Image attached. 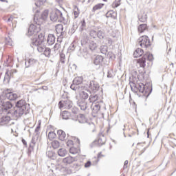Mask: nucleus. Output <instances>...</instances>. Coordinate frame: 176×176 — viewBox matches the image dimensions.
I'll use <instances>...</instances> for the list:
<instances>
[{"label":"nucleus","instance_id":"f257e3e1","mask_svg":"<svg viewBox=\"0 0 176 176\" xmlns=\"http://www.w3.org/2000/svg\"><path fill=\"white\" fill-rule=\"evenodd\" d=\"M49 16V12L47 10H45L41 16H38V14H35L34 21L36 25L31 24L29 27L28 35L31 36L32 35H37L38 38H34V39H38L40 34L45 32V31L41 30V24H43L44 21L47 19Z\"/></svg>","mask_w":176,"mask_h":176},{"label":"nucleus","instance_id":"f03ea898","mask_svg":"<svg viewBox=\"0 0 176 176\" xmlns=\"http://www.w3.org/2000/svg\"><path fill=\"white\" fill-rule=\"evenodd\" d=\"M32 45L37 47L39 53H43L45 57H50L52 50L45 46V32H42L38 34V38L32 39Z\"/></svg>","mask_w":176,"mask_h":176},{"label":"nucleus","instance_id":"7ed1b4c3","mask_svg":"<svg viewBox=\"0 0 176 176\" xmlns=\"http://www.w3.org/2000/svg\"><path fill=\"white\" fill-rule=\"evenodd\" d=\"M30 111V104L27 103L25 100H21L16 103V107L14 111L11 113L14 118H21L23 115H27Z\"/></svg>","mask_w":176,"mask_h":176},{"label":"nucleus","instance_id":"20e7f679","mask_svg":"<svg viewBox=\"0 0 176 176\" xmlns=\"http://www.w3.org/2000/svg\"><path fill=\"white\" fill-rule=\"evenodd\" d=\"M50 17L51 21H53L54 23H56V21H58V23H63V21L64 23H67V21H65V18L63 16V12L59 10H54L50 13Z\"/></svg>","mask_w":176,"mask_h":176},{"label":"nucleus","instance_id":"39448f33","mask_svg":"<svg viewBox=\"0 0 176 176\" xmlns=\"http://www.w3.org/2000/svg\"><path fill=\"white\" fill-rule=\"evenodd\" d=\"M0 105H1L2 109L5 113L12 115L13 112V104L9 101L2 100V96L0 97Z\"/></svg>","mask_w":176,"mask_h":176},{"label":"nucleus","instance_id":"423d86ee","mask_svg":"<svg viewBox=\"0 0 176 176\" xmlns=\"http://www.w3.org/2000/svg\"><path fill=\"white\" fill-rule=\"evenodd\" d=\"M146 60L148 61H153V55L152 54H145L142 58L138 60V64L140 67L144 68L146 65Z\"/></svg>","mask_w":176,"mask_h":176},{"label":"nucleus","instance_id":"0eeeda50","mask_svg":"<svg viewBox=\"0 0 176 176\" xmlns=\"http://www.w3.org/2000/svg\"><path fill=\"white\" fill-rule=\"evenodd\" d=\"M129 85L133 93H144V91H145V85H144L142 82L135 84L133 82H131Z\"/></svg>","mask_w":176,"mask_h":176},{"label":"nucleus","instance_id":"6e6552de","mask_svg":"<svg viewBox=\"0 0 176 176\" xmlns=\"http://www.w3.org/2000/svg\"><path fill=\"white\" fill-rule=\"evenodd\" d=\"M138 45L143 49H146L151 46V41L147 36H142L138 40Z\"/></svg>","mask_w":176,"mask_h":176},{"label":"nucleus","instance_id":"1a4fd4ad","mask_svg":"<svg viewBox=\"0 0 176 176\" xmlns=\"http://www.w3.org/2000/svg\"><path fill=\"white\" fill-rule=\"evenodd\" d=\"M74 104L72 101L66 99L65 100H60L58 102V108L59 109H71L72 108Z\"/></svg>","mask_w":176,"mask_h":176},{"label":"nucleus","instance_id":"9d476101","mask_svg":"<svg viewBox=\"0 0 176 176\" xmlns=\"http://www.w3.org/2000/svg\"><path fill=\"white\" fill-rule=\"evenodd\" d=\"M77 105L81 111H86L87 109V102L85 99H80L77 101Z\"/></svg>","mask_w":176,"mask_h":176},{"label":"nucleus","instance_id":"9b49d317","mask_svg":"<svg viewBox=\"0 0 176 176\" xmlns=\"http://www.w3.org/2000/svg\"><path fill=\"white\" fill-rule=\"evenodd\" d=\"M17 94L14 92H9V91H7L6 93V98L10 100V101H14V100H17Z\"/></svg>","mask_w":176,"mask_h":176},{"label":"nucleus","instance_id":"f8f14e48","mask_svg":"<svg viewBox=\"0 0 176 176\" xmlns=\"http://www.w3.org/2000/svg\"><path fill=\"white\" fill-rule=\"evenodd\" d=\"M38 135H34L32 137L31 143L30 144L29 152H32V151H34V148H35V145L38 141Z\"/></svg>","mask_w":176,"mask_h":176},{"label":"nucleus","instance_id":"ddd939ff","mask_svg":"<svg viewBox=\"0 0 176 176\" xmlns=\"http://www.w3.org/2000/svg\"><path fill=\"white\" fill-rule=\"evenodd\" d=\"M89 89L92 90L94 93H96L98 91V89H100V85L96 82L91 81L89 84Z\"/></svg>","mask_w":176,"mask_h":176},{"label":"nucleus","instance_id":"4468645a","mask_svg":"<svg viewBox=\"0 0 176 176\" xmlns=\"http://www.w3.org/2000/svg\"><path fill=\"white\" fill-rule=\"evenodd\" d=\"M74 162H75V157L71 156L66 157L63 160L64 164H72Z\"/></svg>","mask_w":176,"mask_h":176},{"label":"nucleus","instance_id":"2eb2a0df","mask_svg":"<svg viewBox=\"0 0 176 176\" xmlns=\"http://www.w3.org/2000/svg\"><path fill=\"white\" fill-rule=\"evenodd\" d=\"M138 19L139 21H141V23H145L148 19V15H146L144 11H142L141 13L138 15Z\"/></svg>","mask_w":176,"mask_h":176},{"label":"nucleus","instance_id":"dca6fc26","mask_svg":"<svg viewBox=\"0 0 176 176\" xmlns=\"http://www.w3.org/2000/svg\"><path fill=\"white\" fill-rule=\"evenodd\" d=\"M10 120H12V118H10V116H3L0 119V123L1 124H8V123L10 122Z\"/></svg>","mask_w":176,"mask_h":176},{"label":"nucleus","instance_id":"f3484780","mask_svg":"<svg viewBox=\"0 0 176 176\" xmlns=\"http://www.w3.org/2000/svg\"><path fill=\"white\" fill-rule=\"evenodd\" d=\"M57 134L60 141H65V138L67 137L65 132H64L63 130H58Z\"/></svg>","mask_w":176,"mask_h":176},{"label":"nucleus","instance_id":"a211bd4d","mask_svg":"<svg viewBox=\"0 0 176 176\" xmlns=\"http://www.w3.org/2000/svg\"><path fill=\"white\" fill-rule=\"evenodd\" d=\"M102 61H104V58L102 57V56L98 55L96 56L94 63L95 65H100V64H101Z\"/></svg>","mask_w":176,"mask_h":176},{"label":"nucleus","instance_id":"6ab92c4d","mask_svg":"<svg viewBox=\"0 0 176 176\" xmlns=\"http://www.w3.org/2000/svg\"><path fill=\"white\" fill-rule=\"evenodd\" d=\"M47 42L48 45H54V42H56V37L53 34H49L47 37Z\"/></svg>","mask_w":176,"mask_h":176},{"label":"nucleus","instance_id":"aec40b11","mask_svg":"<svg viewBox=\"0 0 176 176\" xmlns=\"http://www.w3.org/2000/svg\"><path fill=\"white\" fill-rule=\"evenodd\" d=\"M100 109H101V106L98 103H93V109L92 112L93 113H98L100 111Z\"/></svg>","mask_w":176,"mask_h":176},{"label":"nucleus","instance_id":"412c9836","mask_svg":"<svg viewBox=\"0 0 176 176\" xmlns=\"http://www.w3.org/2000/svg\"><path fill=\"white\" fill-rule=\"evenodd\" d=\"M142 54H144V50H142V49L141 48H138L133 53V57H141Z\"/></svg>","mask_w":176,"mask_h":176},{"label":"nucleus","instance_id":"4be33fe9","mask_svg":"<svg viewBox=\"0 0 176 176\" xmlns=\"http://www.w3.org/2000/svg\"><path fill=\"white\" fill-rule=\"evenodd\" d=\"M70 116L71 114L67 111H64L60 113V118H62L65 120H67V119H69Z\"/></svg>","mask_w":176,"mask_h":176},{"label":"nucleus","instance_id":"5701e85b","mask_svg":"<svg viewBox=\"0 0 176 176\" xmlns=\"http://www.w3.org/2000/svg\"><path fill=\"white\" fill-rule=\"evenodd\" d=\"M67 153H68V151H67V149L65 148H59L58 150V155L60 157H64V156L67 155Z\"/></svg>","mask_w":176,"mask_h":176},{"label":"nucleus","instance_id":"b1692460","mask_svg":"<svg viewBox=\"0 0 176 176\" xmlns=\"http://www.w3.org/2000/svg\"><path fill=\"white\" fill-rule=\"evenodd\" d=\"M74 85L78 86V85H82L83 82V77H76L73 80Z\"/></svg>","mask_w":176,"mask_h":176},{"label":"nucleus","instance_id":"393cba45","mask_svg":"<svg viewBox=\"0 0 176 176\" xmlns=\"http://www.w3.org/2000/svg\"><path fill=\"white\" fill-rule=\"evenodd\" d=\"M89 91L85 90V91H82L80 93V97H81V98H82V100H87V98H89Z\"/></svg>","mask_w":176,"mask_h":176},{"label":"nucleus","instance_id":"a878e982","mask_svg":"<svg viewBox=\"0 0 176 176\" xmlns=\"http://www.w3.org/2000/svg\"><path fill=\"white\" fill-rule=\"evenodd\" d=\"M89 46L90 50L93 51V50H96V49H97L98 45H97V43H96L94 41H89Z\"/></svg>","mask_w":176,"mask_h":176},{"label":"nucleus","instance_id":"bb28decb","mask_svg":"<svg viewBox=\"0 0 176 176\" xmlns=\"http://www.w3.org/2000/svg\"><path fill=\"white\" fill-rule=\"evenodd\" d=\"M113 42V41H112V38H107L103 40L102 43H104V45H106V46H112Z\"/></svg>","mask_w":176,"mask_h":176},{"label":"nucleus","instance_id":"cd10ccee","mask_svg":"<svg viewBox=\"0 0 176 176\" xmlns=\"http://www.w3.org/2000/svg\"><path fill=\"white\" fill-rule=\"evenodd\" d=\"M56 31L57 34H63L64 31V26L61 24H58L56 26Z\"/></svg>","mask_w":176,"mask_h":176},{"label":"nucleus","instance_id":"c85d7f7f","mask_svg":"<svg viewBox=\"0 0 176 176\" xmlns=\"http://www.w3.org/2000/svg\"><path fill=\"white\" fill-rule=\"evenodd\" d=\"M78 120L79 123H86L87 122V119H86V117H85V115L80 114L78 118Z\"/></svg>","mask_w":176,"mask_h":176},{"label":"nucleus","instance_id":"c756f323","mask_svg":"<svg viewBox=\"0 0 176 176\" xmlns=\"http://www.w3.org/2000/svg\"><path fill=\"white\" fill-rule=\"evenodd\" d=\"M146 24L144 23L139 25L138 32H140V34H142V32H144V31H146Z\"/></svg>","mask_w":176,"mask_h":176},{"label":"nucleus","instance_id":"7c9ffc66","mask_svg":"<svg viewBox=\"0 0 176 176\" xmlns=\"http://www.w3.org/2000/svg\"><path fill=\"white\" fill-rule=\"evenodd\" d=\"M98 100V95H91L89 98V102H96Z\"/></svg>","mask_w":176,"mask_h":176},{"label":"nucleus","instance_id":"2f4dec72","mask_svg":"<svg viewBox=\"0 0 176 176\" xmlns=\"http://www.w3.org/2000/svg\"><path fill=\"white\" fill-rule=\"evenodd\" d=\"M12 75V72L10 71H7L6 72L5 76H4V80L6 82H9L10 80V76Z\"/></svg>","mask_w":176,"mask_h":176},{"label":"nucleus","instance_id":"473e14b6","mask_svg":"<svg viewBox=\"0 0 176 176\" xmlns=\"http://www.w3.org/2000/svg\"><path fill=\"white\" fill-rule=\"evenodd\" d=\"M104 6V3H98L94 6L92 9V12H96V10H100V9H102V7Z\"/></svg>","mask_w":176,"mask_h":176},{"label":"nucleus","instance_id":"72a5a7b5","mask_svg":"<svg viewBox=\"0 0 176 176\" xmlns=\"http://www.w3.org/2000/svg\"><path fill=\"white\" fill-rule=\"evenodd\" d=\"M52 146L54 149H57L58 148H60V142L57 140H54L52 142Z\"/></svg>","mask_w":176,"mask_h":176},{"label":"nucleus","instance_id":"f704fd0d","mask_svg":"<svg viewBox=\"0 0 176 176\" xmlns=\"http://www.w3.org/2000/svg\"><path fill=\"white\" fill-rule=\"evenodd\" d=\"M69 153H72V155H76V153H79V149L74 146L70 147Z\"/></svg>","mask_w":176,"mask_h":176},{"label":"nucleus","instance_id":"c9c22d12","mask_svg":"<svg viewBox=\"0 0 176 176\" xmlns=\"http://www.w3.org/2000/svg\"><path fill=\"white\" fill-rule=\"evenodd\" d=\"M97 36L99 39H104V38H105V32H104L103 30H99Z\"/></svg>","mask_w":176,"mask_h":176},{"label":"nucleus","instance_id":"e433bc0d","mask_svg":"<svg viewBox=\"0 0 176 176\" xmlns=\"http://www.w3.org/2000/svg\"><path fill=\"white\" fill-rule=\"evenodd\" d=\"M88 130L91 131V133H94V131H96V125L94 123H91L88 125Z\"/></svg>","mask_w":176,"mask_h":176},{"label":"nucleus","instance_id":"4c0bfd02","mask_svg":"<svg viewBox=\"0 0 176 176\" xmlns=\"http://www.w3.org/2000/svg\"><path fill=\"white\" fill-rule=\"evenodd\" d=\"M100 52L102 54H107L108 52V47L107 45L100 46Z\"/></svg>","mask_w":176,"mask_h":176},{"label":"nucleus","instance_id":"58836bf2","mask_svg":"<svg viewBox=\"0 0 176 176\" xmlns=\"http://www.w3.org/2000/svg\"><path fill=\"white\" fill-rule=\"evenodd\" d=\"M57 135H56V133L53 132V131H50L48 133V138L49 140H50V141H52V140H54V138H56Z\"/></svg>","mask_w":176,"mask_h":176},{"label":"nucleus","instance_id":"ea45409f","mask_svg":"<svg viewBox=\"0 0 176 176\" xmlns=\"http://www.w3.org/2000/svg\"><path fill=\"white\" fill-rule=\"evenodd\" d=\"M89 35L91 36V38H97L98 32L94 30H91L89 32Z\"/></svg>","mask_w":176,"mask_h":176},{"label":"nucleus","instance_id":"a19ab883","mask_svg":"<svg viewBox=\"0 0 176 176\" xmlns=\"http://www.w3.org/2000/svg\"><path fill=\"white\" fill-rule=\"evenodd\" d=\"M45 2H46V0H36L35 5L37 8H39V6L43 5Z\"/></svg>","mask_w":176,"mask_h":176},{"label":"nucleus","instance_id":"79ce46f5","mask_svg":"<svg viewBox=\"0 0 176 176\" xmlns=\"http://www.w3.org/2000/svg\"><path fill=\"white\" fill-rule=\"evenodd\" d=\"M112 8H118V6H120V0H116L111 5Z\"/></svg>","mask_w":176,"mask_h":176},{"label":"nucleus","instance_id":"37998d69","mask_svg":"<svg viewBox=\"0 0 176 176\" xmlns=\"http://www.w3.org/2000/svg\"><path fill=\"white\" fill-rule=\"evenodd\" d=\"M80 31H83V30H85V28L86 27V21L83 20L80 22Z\"/></svg>","mask_w":176,"mask_h":176},{"label":"nucleus","instance_id":"c03bdc74","mask_svg":"<svg viewBox=\"0 0 176 176\" xmlns=\"http://www.w3.org/2000/svg\"><path fill=\"white\" fill-rule=\"evenodd\" d=\"M46 155L49 157H53V156H54V153L52 151H48L46 152Z\"/></svg>","mask_w":176,"mask_h":176},{"label":"nucleus","instance_id":"a18cd8bd","mask_svg":"<svg viewBox=\"0 0 176 176\" xmlns=\"http://www.w3.org/2000/svg\"><path fill=\"white\" fill-rule=\"evenodd\" d=\"M60 63H65V54H60Z\"/></svg>","mask_w":176,"mask_h":176},{"label":"nucleus","instance_id":"49530a36","mask_svg":"<svg viewBox=\"0 0 176 176\" xmlns=\"http://www.w3.org/2000/svg\"><path fill=\"white\" fill-rule=\"evenodd\" d=\"M60 47H61V45L60 43H56L54 47V52H57Z\"/></svg>","mask_w":176,"mask_h":176},{"label":"nucleus","instance_id":"de8ad7c7","mask_svg":"<svg viewBox=\"0 0 176 176\" xmlns=\"http://www.w3.org/2000/svg\"><path fill=\"white\" fill-rule=\"evenodd\" d=\"M70 89H72V90H74V91H76V90L78 89V85H76V84H73L70 86Z\"/></svg>","mask_w":176,"mask_h":176},{"label":"nucleus","instance_id":"09e8293b","mask_svg":"<svg viewBox=\"0 0 176 176\" xmlns=\"http://www.w3.org/2000/svg\"><path fill=\"white\" fill-rule=\"evenodd\" d=\"M90 166H91V162H90V161H87V162L85 164V168H89V167H90Z\"/></svg>","mask_w":176,"mask_h":176},{"label":"nucleus","instance_id":"8fccbe9b","mask_svg":"<svg viewBox=\"0 0 176 176\" xmlns=\"http://www.w3.org/2000/svg\"><path fill=\"white\" fill-rule=\"evenodd\" d=\"M81 42L85 45V43H89V40L87 39V38L84 37L83 38H82Z\"/></svg>","mask_w":176,"mask_h":176},{"label":"nucleus","instance_id":"3c124183","mask_svg":"<svg viewBox=\"0 0 176 176\" xmlns=\"http://www.w3.org/2000/svg\"><path fill=\"white\" fill-rule=\"evenodd\" d=\"M67 146H71L72 145H74V141L72 140H68L67 142Z\"/></svg>","mask_w":176,"mask_h":176},{"label":"nucleus","instance_id":"603ef678","mask_svg":"<svg viewBox=\"0 0 176 176\" xmlns=\"http://www.w3.org/2000/svg\"><path fill=\"white\" fill-rule=\"evenodd\" d=\"M107 78H113V74H112V72L109 71L107 72Z\"/></svg>","mask_w":176,"mask_h":176},{"label":"nucleus","instance_id":"864d4df0","mask_svg":"<svg viewBox=\"0 0 176 176\" xmlns=\"http://www.w3.org/2000/svg\"><path fill=\"white\" fill-rule=\"evenodd\" d=\"M28 64H30V65H33V64L34 63H36V61L34 60V59H30L28 61Z\"/></svg>","mask_w":176,"mask_h":176},{"label":"nucleus","instance_id":"5fc2aeb1","mask_svg":"<svg viewBox=\"0 0 176 176\" xmlns=\"http://www.w3.org/2000/svg\"><path fill=\"white\" fill-rule=\"evenodd\" d=\"M75 31H76V28H75V25H73V28L70 30L71 34H74Z\"/></svg>","mask_w":176,"mask_h":176},{"label":"nucleus","instance_id":"6e6d98bb","mask_svg":"<svg viewBox=\"0 0 176 176\" xmlns=\"http://www.w3.org/2000/svg\"><path fill=\"white\" fill-rule=\"evenodd\" d=\"M6 42H8V45H9L10 46H12L13 45V43L12 42V40L10 38H9V40L7 38Z\"/></svg>","mask_w":176,"mask_h":176},{"label":"nucleus","instance_id":"4d7b16f0","mask_svg":"<svg viewBox=\"0 0 176 176\" xmlns=\"http://www.w3.org/2000/svg\"><path fill=\"white\" fill-rule=\"evenodd\" d=\"M74 18L77 19V17L79 16V12L78 11L74 12Z\"/></svg>","mask_w":176,"mask_h":176},{"label":"nucleus","instance_id":"13d9d810","mask_svg":"<svg viewBox=\"0 0 176 176\" xmlns=\"http://www.w3.org/2000/svg\"><path fill=\"white\" fill-rule=\"evenodd\" d=\"M127 164H129V161L126 160L124 163V168H127Z\"/></svg>","mask_w":176,"mask_h":176},{"label":"nucleus","instance_id":"bf43d9fd","mask_svg":"<svg viewBox=\"0 0 176 176\" xmlns=\"http://www.w3.org/2000/svg\"><path fill=\"white\" fill-rule=\"evenodd\" d=\"M98 158H100V157H104V155L102 154V153H99L98 155Z\"/></svg>","mask_w":176,"mask_h":176},{"label":"nucleus","instance_id":"052dcab7","mask_svg":"<svg viewBox=\"0 0 176 176\" xmlns=\"http://www.w3.org/2000/svg\"><path fill=\"white\" fill-rule=\"evenodd\" d=\"M22 142H23V145H27V142L25 141V140H24V139H22Z\"/></svg>","mask_w":176,"mask_h":176},{"label":"nucleus","instance_id":"680f3d73","mask_svg":"<svg viewBox=\"0 0 176 176\" xmlns=\"http://www.w3.org/2000/svg\"><path fill=\"white\" fill-rule=\"evenodd\" d=\"M56 2H58V3H59V5H61V3H63V0H56Z\"/></svg>","mask_w":176,"mask_h":176},{"label":"nucleus","instance_id":"e2e57ef3","mask_svg":"<svg viewBox=\"0 0 176 176\" xmlns=\"http://www.w3.org/2000/svg\"><path fill=\"white\" fill-rule=\"evenodd\" d=\"M10 21H13V17H10L8 19V22H10Z\"/></svg>","mask_w":176,"mask_h":176},{"label":"nucleus","instance_id":"0e129e2a","mask_svg":"<svg viewBox=\"0 0 176 176\" xmlns=\"http://www.w3.org/2000/svg\"><path fill=\"white\" fill-rule=\"evenodd\" d=\"M38 131H39V129L36 128V129H35V133H36L35 135H38Z\"/></svg>","mask_w":176,"mask_h":176},{"label":"nucleus","instance_id":"69168bd1","mask_svg":"<svg viewBox=\"0 0 176 176\" xmlns=\"http://www.w3.org/2000/svg\"><path fill=\"white\" fill-rule=\"evenodd\" d=\"M36 129H38V130L41 129V122L38 123V125L36 126Z\"/></svg>","mask_w":176,"mask_h":176},{"label":"nucleus","instance_id":"338daca9","mask_svg":"<svg viewBox=\"0 0 176 176\" xmlns=\"http://www.w3.org/2000/svg\"><path fill=\"white\" fill-rule=\"evenodd\" d=\"M107 17H112V15H111V13L108 12L107 14Z\"/></svg>","mask_w":176,"mask_h":176},{"label":"nucleus","instance_id":"774afa93","mask_svg":"<svg viewBox=\"0 0 176 176\" xmlns=\"http://www.w3.org/2000/svg\"><path fill=\"white\" fill-rule=\"evenodd\" d=\"M42 89H43V90H47V87L43 86Z\"/></svg>","mask_w":176,"mask_h":176}]
</instances>
